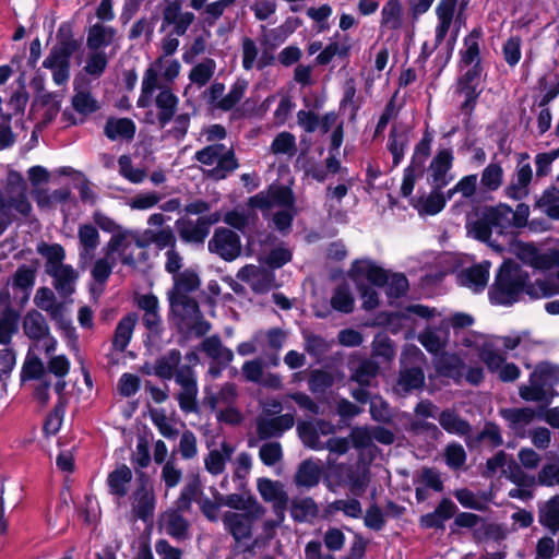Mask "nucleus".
Listing matches in <instances>:
<instances>
[{
    "label": "nucleus",
    "mask_w": 559,
    "mask_h": 559,
    "mask_svg": "<svg viewBox=\"0 0 559 559\" xmlns=\"http://www.w3.org/2000/svg\"><path fill=\"white\" fill-rule=\"evenodd\" d=\"M526 282H528V272L513 260H504L497 270L495 281L488 290L490 304L507 307L516 304Z\"/></svg>",
    "instance_id": "f257e3e1"
},
{
    "label": "nucleus",
    "mask_w": 559,
    "mask_h": 559,
    "mask_svg": "<svg viewBox=\"0 0 559 559\" xmlns=\"http://www.w3.org/2000/svg\"><path fill=\"white\" fill-rule=\"evenodd\" d=\"M530 384L519 388V395L526 402H542L548 406L557 395L554 390L559 384V366L549 361L538 362L530 374Z\"/></svg>",
    "instance_id": "f03ea898"
},
{
    "label": "nucleus",
    "mask_w": 559,
    "mask_h": 559,
    "mask_svg": "<svg viewBox=\"0 0 559 559\" xmlns=\"http://www.w3.org/2000/svg\"><path fill=\"white\" fill-rule=\"evenodd\" d=\"M170 313L179 331L183 329L197 337L206 335L212 325L204 319L198 300L189 295L168 296Z\"/></svg>",
    "instance_id": "7ed1b4c3"
},
{
    "label": "nucleus",
    "mask_w": 559,
    "mask_h": 559,
    "mask_svg": "<svg viewBox=\"0 0 559 559\" xmlns=\"http://www.w3.org/2000/svg\"><path fill=\"white\" fill-rule=\"evenodd\" d=\"M117 40V29L103 23H95L87 29L86 66L83 70H105L111 53L106 52V48L114 45Z\"/></svg>",
    "instance_id": "20e7f679"
},
{
    "label": "nucleus",
    "mask_w": 559,
    "mask_h": 559,
    "mask_svg": "<svg viewBox=\"0 0 559 559\" xmlns=\"http://www.w3.org/2000/svg\"><path fill=\"white\" fill-rule=\"evenodd\" d=\"M72 56L78 59L76 64L80 66L83 58L82 44L74 38L72 26L69 23H63L58 28L57 43L44 60L43 66L47 69L68 70Z\"/></svg>",
    "instance_id": "39448f33"
},
{
    "label": "nucleus",
    "mask_w": 559,
    "mask_h": 559,
    "mask_svg": "<svg viewBox=\"0 0 559 559\" xmlns=\"http://www.w3.org/2000/svg\"><path fill=\"white\" fill-rule=\"evenodd\" d=\"M225 145L222 143H214L204 146L195 152L193 158L206 166L216 163V166L204 171L206 178L219 181L236 170L239 167L238 159L235 156L233 148L224 152Z\"/></svg>",
    "instance_id": "423d86ee"
},
{
    "label": "nucleus",
    "mask_w": 559,
    "mask_h": 559,
    "mask_svg": "<svg viewBox=\"0 0 559 559\" xmlns=\"http://www.w3.org/2000/svg\"><path fill=\"white\" fill-rule=\"evenodd\" d=\"M183 0H164L162 11V32H171V35L182 36L194 22L192 12L182 11Z\"/></svg>",
    "instance_id": "0eeeda50"
},
{
    "label": "nucleus",
    "mask_w": 559,
    "mask_h": 559,
    "mask_svg": "<svg viewBox=\"0 0 559 559\" xmlns=\"http://www.w3.org/2000/svg\"><path fill=\"white\" fill-rule=\"evenodd\" d=\"M207 249L222 260L231 262L241 254L240 236L229 228L217 227L207 242Z\"/></svg>",
    "instance_id": "6e6552de"
},
{
    "label": "nucleus",
    "mask_w": 559,
    "mask_h": 559,
    "mask_svg": "<svg viewBox=\"0 0 559 559\" xmlns=\"http://www.w3.org/2000/svg\"><path fill=\"white\" fill-rule=\"evenodd\" d=\"M177 384L181 391L177 395L180 409L186 413H198V382L191 366L182 365L177 373Z\"/></svg>",
    "instance_id": "1a4fd4ad"
},
{
    "label": "nucleus",
    "mask_w": 559,
    "mask_h": 559,
    "mask_svg": "<svg viewBox=\"0 0 559 559\" xmlns=\"http://www.w3.org/2000/svg\"><path fill=\"white\" fill-rule=\"evenodd\" d=\"M354 283H366L376 287H384L388 284L389 273L383 267L369 260H355L348 272Z\"/></svg>",
    "instance_id": "9d476101"
},
{
    "label": "nucleus",
    "mask_w": 559,
    "mask_h": 559,
    "mask_svg": "<svg viewBox=\"0 0 559 559\" xmlns=\"http://www.w3.org/2000/svg\"><path fill=\"white\" fill-rule=\"evenodd\" d=\"M459 511L450 498H442L432 512L419 516L418 524L423 530L444 531L445 522Z\"/></svg>",
    "instance_id": "9b49d317"
},
{
    "label": "nucleus",
    "mask_w": 559,
    "mask_h": 559,
    "mask_svg": "<svg viewBox=\"0 0 559 559\" xmlns=\"http://www.w3.org/2000/svg\"><path fill=\"white\" fill-rule=\"evenodd\" d=\"M453 152L451 148H441L433 156L429 165L431 182L437 190H442L447 187L452 179L448 177L449 170L453 166Z\"/></svg>",
    "instance_id": "f8f14e48"
},
{
    "label": "nucleus",
    "mask_w": 559,
    "mask_h": 559,
    "mask_svg": "<svg viewBox=\"0 0 559 559\" xmlns=\"http://www.w3.org/2000/svg\"><path fill=\"white\" fill-rule=\"evenodd\" d=\"M480 74L481 72H465L457 82L459 92L465 96V100L461 105V111L467 117L472 116L481 93V90H478L481 80Z\"/></svg>",
    "instance_id": "ddd939ff"
},
{
    "label": "nucleus",
    "mask_w": 559,
    "mask_h": 559,
    "mask_svg": "<svg viewBox=\"0 0 559 559\" xmlns=\"http://www.w3.org/2000/svg\"><path fill=\"white\" fill-rule=\"evenodd\" d=\"M295 424L293 414H282L273 418L260 417L257 419V432L261 440H266L273 437H282V435L292 429Z\"/></svg>",
    "instance_id": "4468645a"
},
{
    "label": "nucleus",
    "mask_w": 559,
    "mask_h": 559,
    "mask_svg": "<svg viewBox=\"0 0 559 559\" xmlns=\"http://www.w3.org/2000/svg\"><path fill=\"white\" fill-rule=\"evenodd\" d=\"M182 359L181 352L177 348H171L167 354L159 356L152 370H145V374H155L163 380H171L175 377L177 381V373L182 367L180 365Z\"/></svg>",
    "instance_id": "2eb2a0df"
},
{
    "label": "nucleus",
    "mask_w": 559,
    "mask_h": 559,
    "mask_svg": "<svg viewBox=\"0 0 559 559\" xmlns=\"http://www.w3.org/2000/svg\"><path fill=\"white\" fill-rule=\"evenodd\" d=\"M538 523L551 535L559 532V493L537 504Z\"/></svg>",
    "instance_id": "dca6fc26"
},
{
    "label": "nucleus",
    "mask_w": 559,
    "mask_h": 559,
    "mask_svg": "<svg viewBox=\"0 0 559 559\" xmlns=\"http://www.w3.org/2000/svg\"><path fill=\"white\" fill-rule=\"evenodd\" d=\"M25 336L31 341L39 342L49 336V324L41 312L36 309L28 310L22 321Z\"/></svg>",
    "instance_id": "f3484780"
},
{
    "label": "nucleus",
    "mask_w": 559,
    "mask_h": 559,
    "mask_svg": "<svg viewBox=\"0 0 559 559\" xmlns=\"http://www.w3.org/2000/svg\"><path fill=\"white\" fill-rule=\"evenodd\" d=\"M175 227L180 239L186 243L203 245L210 235L199 217L195 221L190 218H178Z\"/></svg>",
    "instance_id": "a211bd4d"
},
{
    "label": "nucleus",
    "mask_w": 559,
    "mask_h": 559,
    "mask_svg": "<svg viewBox=\"0 0 559 559\" xmlns=\"http://www.w3.org/2000/svg\"><path fill=\"white\" fill-rule=\"evenodd\" d=\"M252 520L242 513L226 512L223 516V523L226 531L233 538L239 543L242 539H248L252 535Z\"/></svg>",
    "instance_id": "6ab92c4d"
},
{
    "label": "nucleus",
    "mask_w": 559,
    "mask_h": 559,
    "mask_svg": "<svg viewBox=\"0 0 559 559\" xmlns=\"http://www.w3.org/2000/svg\"><path fill=\"white\" fill-rule=\"evenodd\" d=\"M136 132V126L130 118L109 117L104 127V134L110 141H132Z\"/></svg>",
    "instance_id": "aec40b11"
},
{
    "label": "nucleus",
    "mask_w": 559,
    "mask_h": 559,
    "mask_svg": "<svg viewBox=\"0 0 559 559\" xmlns=\"http://www.w3.org/2000/svg\"><path fill=\"white\" fill-rule=\"evenodd\" d=\"M457 280L462 286L472 288L475 293H480L487 286L489 280V264H474L463 270Z\"/></svg>",
    "instance_id": "412c9836"
},
{
    "label": "nucleus",
    "mask_w": 559,
    "mask_h": 559,
    "mask_svg": "<svg viewBox=\"0 0 559 559\" xmlns=\"http://www.w3.org/2000/svg\"><path fill=\"white\" fill-rule=\"evenodd\" d=\"M138 322V314L135 312H129L122 317L116 325L112 347L117 352H124L132 338V334Z\"/></svg>",
    "instance_id": "4be33fe9"
},
{
    "label": "nucleus",
    "mask_w": 559,
    "mask_h": 559,
    "mask_svg": "<svg viewBox=\"0 0 559 559\" xmlns=\"http://www.w3.org/2000/svg\"><path fill=\"white\" fill-rule=\"evenodd\" d=\"M459 0H440L436 7L438 25L436 27V40L442 43L449 33L453 22L455 9Z\"/></svg>",
    "instance_id": "5701e85b"
},
{
    "label": "nucleus",
    "mask_w": 559,
    "mask_h": 559,
    "mask_svg": "<svg viewBox=\"0 0 559 559\" xmlns=\"http://www.w3.org/2000/svg\"><path fill=\"white\" fill-rule=\"evenodd\" d=\"M235 452V448L223 441L221 443V450H211L207 456L204 459V465L206 471L212 475H221L226 467V463L231 459Z\"/></svg>",
    "instance_id": "b1692460"
},
{
    "label": "nucleus",
    "mask_w": 559,
    "mask_h": 559,
    "mask_svg": "<svg viewBox=\"0 0 559 559\" xmlns=\"http://www.w3.org/2000/svg\"><path fill=\"white\" fill-rule=\"evenodd\" d=\"M21 314L12 306L4 307L0 311V345L8 346L12 337L19 331Z\"/></svg>",
    "instance_id": "393cba45"
},
{
    "label": "nucleus",
    "mask_w": 559,
    "mask_h": 559,
    "mask_svg": "<svg viewBox=\"0 0 559 559\" xmlns=\"http://www.w3.org/2000/svg\"><path fill=\"white\" fill-rule=\"evenodd\" d=\"M53 278V287L61 297L71 296L75 292V282L79 277L72 265L62 266L48 273Z\"/></svg>",
    "instance_id": "a878e982"
},
{
    "label": "nucleus",
    "mask_w": 559,
    "mask_h": 559,
    "mask_svg": "<svg viewBox=\"0 0 559 559\" xmlns=\"http://www.w3.org/2000/svg\"><path fill=\"white\" fill-rule=\"evenodd\" d=\"M134 503H133V512L136 519L148 522L153 519L156 499L153 490H144L143 488H136L133 493Z\"/></svg>",
    "instance_id": "bb28decb"
},
{
    "label": "nucleus",
    "mask_w": 559,
    "mask_h": 559,
    "mask_svg": "<svg viewBox=\"0 0 559 559\" xmlns=\"http://www.w3.org/2000/svg\"><path fill=\"white\" fill-rule=\"evenodd\" d=\"M155 104L159 109L157 120L160 128H165L174 118L178 97L168 88L162 90L156 96Z\"/></svg>",
    "instance_id": "cd10ccee"
},
{
    "label": "nucleus",
    "mask_w": 559,
    "mask_h": 559,
    "mask_svg": "<svg viewBox=\"0 0 559 559\" xmlns=\"http://www.w3.org/2000/svg\"><path fill=\"white\" fill-rule=\"evenodd\" d=\"M132 471L126 464L119 465L107 476V485L109 492L119 498H123L128 493V485L132 480Z\"/></svg>",
    "instance_id": "c85d7f7f"
},
{
    "label": "nucleus",
    "mask_w": 559,
    "mask_h": 559,
    "mask_svg": "<svg viewBox=\"0 0 559 559\" xmlns=\"http://www.w3.org/2000/svg\"><path fill=\"white\" fill-rule=\"evenodd\" d=\"M438 421L440 426L450 435L466 436L469 438L472 430L471 424L461 418V416L453 409H443L439 416Z\"/></svg>",
    "instance_id": "c756f323"
},
{
    "label": "nucleus",
    "mask_w": 559,
    "mask_h": 559,
    "mask_svg": "<svg viewBox=\"0 0 559 559\" xmlns=\"http://www.w3.org/2000/svg\"><path fill=\"white\" fill-rule=\"evenodd\" d=\"M201 280L199 274L192 269H186L174 275V286L169 290L168 296H178L193 293L200 288Z\"/></svg>",
    "instance_id": "7c9ffc66"
},
{
    "label": "nucleus",
    "mask_w": 559,
    "mask_h": 559,
    "mask_svg": "<svg viewBox=\"0 0 559 559\" xmlns=\"http://www.w3.org/2000/svg\"><path fill=\"white\" fill-rule=\"evenodd\" d=\"M483 213L486 215V219H488L492 228L498 229L499 234H503L504 230L512 226V207L508 204L500 203L496 206H486Z\"/></svg>",
    "instance_id": "2f4dec72"
},
{
    "label": "nucleus",
    "mask_w": 559,
    "mask_h": 559,
    "mask_svg": "<svg viewBox=\"0 0 559 559\" xmlns=\"http://www.w3.org/2000/svg\"><path fill=\"white\" fill-rule=\"evenodd\" d=\"M144 236L146 241L136 240V246L140 248L154 243L158 250H164L166 248L174 249L177 245L175 233L170 226H166L157 231L146 230Z\"/></svg>",
    "instance_id": "473e14b6"
},
{
    "label": "nucleus",
    "mask_w": 559,
    "mask_h": 559,
    "mask_svg": "<svg viewBox=\"0 0 559 559\" xmlns=\"http://www.w3.org/2000/svg\"><path fill=\"white\" fill-rule=\"evenodd\" d=\"M321 478L320 467L311 460L302 461L294 476V481L298 487H316Z\"/></svg>",
    "instance_id": "72a5a7b5"
},
{
    "label": "nucleus",
    "mask_w": 559,
    "mask_h": 559,
    "mask_svg": "<svg viewBox=\"0 0 559 559\" xmlns=\"http://www.w3.org/2000/svg\"><path fill=\"white\" fill-rule=\"evenodd\" d=\"M411 320V316L404 311H380L374 318V324L397 334Z\"/></svg>",
    "instance_id": "f704fd0d"
},
{
    "label": "nucleus",
    "mask_w": 559,
    "mask_h": 559,
    "mask_svg": "<svg viewBox=\"0 0 559 559\" xmlns=\"http://www.w3.org/2000/svg\"><path fill=\"white\" fill-rule=\"evenodd\" d=\"M289 511L292 519L297 523L307 522L319 514L318 504L311 497L292 500Z\"/></svg>",
    "instance_id": "c9c22d12"
},
{
    "label": "nucleus",
    "mask_w": 559,
    "mask_h": 559,
    "mask_svg": "<svg viewBox=\"0 0 559 559\" xmlns=\"http://www.w3.org/2000/svg\"><path fill=\"white\" fill-rule=\"evenodd\" d=\"M37 252L46 258V272L47 274L53 270H58L68 264L63 263L66 259L64 248L60 243H46L43 242L38 246Z\"/></svg>",
    "instance_id": "e433bc0d"
},
{
    "label": "nucleus",
    "mask_w": 559,
    "mask_h": 559,
    "mask_svg": "<svg viewBox=\"0 0 559 559\" xmlns=\"http://www.w3.org/2000/svg\"><path fill=\"white\" fill-rule=\"evenodd\" d=\"M79 241L81 245L80 259L91 257L99 245V233L92 224H83L79 227Z\"/></svg>",
    "instance_id": "4c0bfd02"
},
{
    "label": "nucleus",
    "mask_w": 559,
    "mask_h": 559,
    "mask_svg": "<svg viewBox=\"0 0 559 559\" xmlns=\"http://www.w3.org/2000/svg\"><path fill=\"white\" fill-rule=\"evenodd\" d=\"M397 385L405 393L420 390L425 385V373L420 367H409L400 371Z\"/></svg>",
    "instance_id": "58836bf2"
},
{
    "label": "nucleus",
    "mask_w": 559,
    "mask_h": 559,
    "mask_svg": "<svg viewBox=\"0 0 559 559\" xmlns=\"http://www.w3.org/2000/svg\"><path fill=\"white\" fill-rule=\"evenodd\" d=\"M408 145V135L406 131L397 132L396 127H392L389 133L386 147L392 154L393 168L397 167L404 158L405 150Z\"/></svg>",
    "instance_id": "ea45409f"
},
{
    "label": "nucleus",
    "mask_w": 559,
    "mask_h": 559,
    "mask_svg": "<svg viewBox=\"0 0 559 559\" xmlns=\"http://www.w3.org/2000/svg\"><path fill=\"white\" fill-rule=\"evenodd\" d=\"M464 361L452 356L451 358H442L436 365V372L440 377L452 379L456 384L461 383L463 378Z\"/></svg>",
    "instance_id": "a19ab883"
},
{
    "label": "nucleus",
    "mask_w": 559,
    "mask_h": 559,
    "mask_svg": "<svg viewBox=\"0 0 559 559\" xmlns=\"http://www.w3.org/2000/svg\"><path fill=\"white\" fill-rule=\"evenodd\" d=\"M484 440H488L492 448H498L503 444L500 427L496 423L486 421L481 431H479L474 439L468 438L466 444L473 448Z\"/></svg>",
    "instance_id": "79ce46f5"
},
{
    "label": "nucleus",
    "mask_w": 559,
    "mask_h": 559,
    "mask_svg": "<svg viewBox=\"0 0 559 559\" xmlns=\"http://www.w3.org/2000/svg\"><path fill=\"white\" fill-rule=\"evenodd\" d=\"M331 306L334 310L346 314L354 311L355 300L347 284L343 283L335 287Z\"/></svg>",
    "instance_id": "37998d69"
},
{
    "label": "nucleus",
    "mask_w": 559,
    "mask_h": 559,
    "mask_svg": "<svg viewBox=\"0 0 559 559\" xmlns=\"http://www.w3.org/2000/svg\"><path fill=\"white\" fill-rule=\"evenodd\" d=\"M257 488L265 502L280 501L288 497L287 492L283 489V485L280 481L272 480L270 478H259L257 481Z\"/></svg>",
    "instance_id": "c03bdc74"
},
{
    "label": "nucleus",
    "mask_w": 559,
    "mask_h": 559,
    "mask_svg": "<svg viewBox=\"0 0 559 559\" xmlns=\"http://www.w3.org/2000/svg\"><path fill=\"white\" fill-rule=\"evenodd\" d=\"M297 432L305 447L316 451L324 448L320 440L319 429L314 423L299 421Z\"/></svg>",
    "instance_id": "a18cd8bd"
},
{
    "label": "nucleus",
    "mask_w": 559,
    "mask_h": 559,
    "mask_svg": "<svg viewBox=\"0 0 559 559\" xmlns=\"http://www.w3.org/2000/svg\"><path fill=\"white\" fill-rule=\"evenodd\" d=\"M146 75L142 82V94L138 99L139 107H145L148 97L153 92L159 87V74H163L167 80H174L178 76L179 72H145Z\"/></svg>",
    "instance_id": "49530a36"
},
{
    "label": "nucleus",
    "mask_w": 559,
    "mask_h": 559,
    "mask_svg": "<svg viewBox=\"0 0 559 559\" xmlns=\"http://www.w3.org/2000/svg\"><path fill=\"white\" fill-rule=\"evenodd\" d=\"M371 355L383 361H391L395 356V346L392 340L384 333H378L371 343Z\"/></svg>",
    "instance_id": "de8ad7c7"
},
{
    "label": "nucleus",
    "mask_w": 559,
    "mask_h": 559,
    "mask_svg": "<svg viewBox=\"0 0 559 559\" xmlns=\"http://www.w3.org/2000/svg\"><path fill=\"white\" fill-rule=\"evenodd\" d=\"M499 413L502 418L509 421V426L512 429L530 424L535 416L534 411L528 407L501 408Z\"/></svg>",
    "instance_id": "09e8293b"
},
{
    "label": "nucleus",
    "mask_w": 559,
    "mask_h": 559,
    "mask_svg": "<svg viewBox=\"0 0 559 559\" xmlns=\"http://www.w3.org/2000/svg\"><path fill=\"white\" fill-rule=\"evenodd\" d=\"M305 350L314 358H321L331 347V343L323 336L312 332H302Z\"/></svg>",
    "instance_id": "8fccbe9b"
},
{
    "label": "nucleus",
    "mask_w": 559,
    "mask_h": 559,
    "mask_svg": "<svg viewBox=\"0 0 559 559\" xmlns=\"http://www.w3.org/2000/svg\"><path fill=\"white\" fill-rule=\"evenodd\" d=\"M37 267L33 265H20L12 277L13 288L31 292L36 281Z\"/></svg>",
    "instance_id": "3c124183"
},
{
    "label": "nucleus",
    "mask_w": 559,
    "mask_h": 559,
    "mask_svg": "<svg viewBox=\"0 0 559 559\" xmlns=\"http://www.w3.org/2000/svg\"><path fill=\"white\" fill-rule=\"evenodd\" d=\"M350 45L347 36L340 41L330 43L318 56L317 61L320 66H326L331 62L333 57H346L349 52Z\"/></svg>",
    "instance_id": "603ef678"
},
{
    "label": "nucleus",
    "mask_w": 559,
    "mask_h": 559,
    "mask_svg": "<svg viewBox=\"0 0 559 559\" xmlns=\"http://www.w3.org/2000/svg\"><path fill=\"white\" fill-rule=\"evenodd\" d=\"M382 25L399 29L402 26V7L400 0H389L382 9Z\"/></svg>",
    "instance_id": "864d4df0"
},
{
    "label": "nucleus",
    "mask_w": 559,
    "mask_h": 559,
    "mask_svg": "<svg viewBox=\"0 0 559 559\" xmlns=\"http://www.w3.org/2000/svg\"><path fill=\"white\" fill-rule=\"evenodd\" d=\"M25 73L26 72H21V75L17 78V87L12 93L8 103L9 107L13 110L15 115L24 112L29 98L25 86Z\"/></svg>",
    "instance_id": "5fc2aeb1"
},
{
    "label": "nucleus",
    "mask_w": 559,
    "mask_h": 559,
    "mask_svg": "<svg viewBox=\"0 0 559 559\" xmlns=\"http://www.w3.org/2000/svg\"><path fill=\"white\" fill-rule=\"evenodd\" d=\"M532 176L533 171L530 164L519 166L516 170V182L511 183L507 188V195L514 200H520L522 195L519 194V191L531 183Z\"/></svg>",
    "instance_id": "6e6d98bb"
},
{
    "label": "nucleus",
    "mask_w": 559,
    "mask_h": 559,
    "mask_svg": "<svg viewBox=\"0 0 559 559\" xmlns=\"http://www.w3.org/2000/svg\"><path fill=\"white\" fill-rule=\"evenodd\" d=\"M503 180V169L499 164L491 163L485 167L480 178V185L488 191H496Z\"/></svg>",
    "instance_id": "4d7b16f0"
},
{
    "label": "nucleus",
    "mask_w": 559,
    "mask_h": 559,
    "mask_svg": "<svg viewBox=\"0 0 559 559\" xmlns=\"http://www.w3.org/2000/svg\"><path fill=\"white\" fill-rule=\"evenodd\" d=\"M271 151L274 154L294 156L297 152L295 135L287 131L278 133L271 144Z\"/></svg>",
    "instance_id": "13d9d810"
},
{
    "label": "nucleus",
    "mask_w": 559,
    "mask_h": 559,
    "mask_svg": "<svg viewBox=\"0 0 559 559\" xmlns=\"http://www.w3.org/2000/svg\"><path fill=\"white\" fill-rule=\"evenodd\" d=\"M522 253L528 257L530 264L535 269L549 270L552 267L550 252L542 253L533 243H524Z\"/></svg>",
    "instance_id": "bf43d9fd"
},
{
    "label": "nucleus",
    "mask_w": 559,
    "mask_h": 559,
    "mask_svg": "<svg viewBox=\"0 0 559 559\" xmlns=\"http://www.w3.org/2000/svg\"><path fill=\"white\" fill-rule=\"evenodd\" d=\"M35 305L47 311L50 312L52 317L56 316V313L60 310L61 306L56 304V296L53 292L48 287H39L35 294L34 297Z\"/></svg>",
    "instance_id": "052dcab7"
},
{
    "label": "nucleus",
    "mask_w": 559,
    "mask_h": 559,
    "mask_svg": "<svg viewBox=\"0 0 559 559\" xmlns=\"http://www.w3.org/2000/svg\"><path fill=\"white\" fill-rule=\"evenodd\" d=\"M379 366L371 360L361 361L352 376V380L361 386L370 385L371 379L377 376Z\"/></svg>",
    "instance_id": "680f3d73"
},
{
    "label": "nucleus",
    "mask_w": 559,
    "mask_h": 559,
    "mask_svg": "<svg viewBox=\"0 0 559 559\" xmlns=\"http://www.w3.org/2000/svg\"><path fill=\"white\" fill-rule=\"evenodd\" d=\"M45 367L41 359L38 356L29 357L27 355L21 370V381L25 382L28 380H38L43 377Z\"/></svg>",
    "instance_id": "e2e57ef3"
},
{
    "label": "nucleus",
    "mask_w": 559,
    "mask_h": 559,
    "mask_svg": "<svg viewBox=\"0 0 559 559\" xmlns=\"http://www.w3.org/2000/svg\"><path fill=\"white\" fill-rule=\"evenodd\" d=\"M72 107L83 116H88L99 109L97 100L88 92H79L72 97Z\"/></svg>",
    "instance_id": "0e129e2a"
},
{
    "label": "nucleus",
    "mask_w": 559,
    "mask_h": 559,
    "mask_svg": "<svg viewBox=\"0 0 559 559\" xmlns=\"http://www.w3.org/2000/svg\"><path fill=\"white\" fill-rule=\"evenodd\" d=\"M385 294L389 298L399 299L404 297L408 289L409 283L405 274L394 273L391 278L389 277L388 284L385 285Z\"/></svg>",
    "instance_id": "69168bd1"
},
{
    "label": "nucleus",
    "mask_w": 559,
    "mask_h": 559,
    "mask_svg": "<svg viewBox=\"0 0 559 559\" xmlns=\"http://www.w3.org/2000/svg\"><path fill=\"white\" fill-rule=\"evenodd\" d=\"M167 534L182 539L186 538L189 530V522L182 516V514L173 511L168 515L167 524H166Z\"/></svg>",
    "instance_id": "338daca9"
},
{
    "label": "nucleus",
    "mask_w": 559,
    "mask_h": 559,
    "mask_svg": "<svg viewBox=\"0 0 559 559\" xmlns=\"http://www.w3.org/2000/svg\"><path fill=\"white\" fill-rule=\"evenodd\" d=\"M466 457V452L462 444L457 442H451L445 447L444 460L450 468H461L465 464Z\"/></svg>",
    "instance_id": "774afa93"
}]
</instances>
